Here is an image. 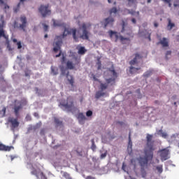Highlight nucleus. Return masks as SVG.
<instances>
[{
	"label": "nucleus",
	"mask_w": 179,
	"mask_h": 179,
	"mask_svg": "<svg viewBox=\"0 0 179 179\" xmlns=\"http://www.w3.org/2000/svg\"><path fill=\"white\" fill-rule=\"evenodd\" d=\"M55 124H56L57 127H61V125H62V120L56 117L55 118Z\"/></svg>",
	"instance_id": "nucleus-28"
},
{
	"label": "nucleus",
	"mask_w": 179,
	"mask_h": 179,
	"mask_svg": "<svg viewBox=\"0 0 179 179\" xmlns=\"http://www.w3.org/2000/svg\"><path fill=\"white\" fill-rule=\"evenodd\" d=\"M164 2H166V3H170L171 2V0H162Z\"/></svg>",
	"instance_id": "nucleus-54"
},
{
	"label": "nucleus",
	"mask_w": 179,
	"mask_h": 179,
	"mask_svg": "<svg viewBox=\"0 0 179 179\" xmlns=\"http://www.w3.org/2000/svg\"><path fill=\"white\" fill-rule=\"evenodd\" d=\"M31 173L32 176H36L37 178H44V173L40 169H33Z\"/></svg>",
	"instance_id": "nucleus-11"
},
{
	"label": "nucleus",
	"mask_w": 179,
	"mask_h": 179,
	"mask_svg": "<svg viewBox=\"0 0 179 179\" xmlns=\"http://www.w3.org/2000/svg\"><path fill=\"white\" fill-rule=\"evenodd\" d=\"M20 20L22 23L20 24V29L23 30V31H26V27H27V19L26 18V16H21Z\"/></svg>",
	"instance_id": "nucleus-9"
},
{
	"label": "nucleus",
	"mask_w": 179,
	"mask_h": 179,
	"mask_svg": "<svg viewBox=\"0 0 179 179\" xmlns=\"http://www.w3.org/2000/svg\"><path fill=\"white\" fill-rule=\"evenodd\" d=\"M45 131L44 129L41 130V135H44Z\"/></svg>",
	"instance_id": "nucleus-55"
},
{
	"label": "nucleus",
	"mask_w": 179,
	"mask_h": 179,
	"mask_svg": "<svg viewBox=\"0 0 179 179\" xmlns=\"http://www.w3.org/2000/svg\"><path fill=\"white\" fill-rule=\"evenodd\" d=\"M24 1L26 0H20V2L17 5V6L13 8V10L15 13H17V12H19V10L20 9V5L24 6Z\"/></svg>",
	"instance_id": "nucleus-19"
},
{
	"label": "nucleus",
	"mask_w": 179,
	"mask_h": 179,
	"mask_svg": "<svg viewBox=\"0 0 179 179\" xmlns=\"http://www.w3.org/2000/svg\"><path fill=\"white\" fill-rule=\"evenodd\" d=\"M13 149V146H6L2 143H0V150L3 152H10Z\"/></svg>",
	"instance_id": "nucleus-15"
},
{
	"label": "nucleus",
	"mask_w": 179,
	"mask_h": 179,
	"mask_svg": "<svg viewBox=\"0 0 179 179\" xmlns=\"http://www.w3.org/2000/svg\"><path fill=\"white\" fill-rule=\"evenodd\" d=\"M40 13L42 15L43 17L46 16H50L51 15V9H50V5H41L38 8Z\"/></svg>",
	"instance_id": "nucleus-7"
},
{
	"label": "nucleus",
	"mask_w": 179,
	"mask_h": 179,
	"mask_svg": "<svg viewBox=\"0 0 179 179\" xmlns=\"http://www.w3.org/2000/svg\"><path fill=\"white\" fill-rule=\"evenodd\" d=\"M125 31V22L122 21V33H124Z\"/></svg>",
	"instance_id": "nucleus-45"
},
{
	"label": "nucleus",
	"mask_w": 179,
	"mask_h": 179,
	"mask_svg": "<svg viewBox=\"0 0 179 179\" xmlns=\"http://www.w3.org/2000/svg\"><path fill=\"white\" fill-rule=\"evenodd\" d=\"M17 45L18 50H20V48H22V42L20 41L17 42Z\"/></svg>",
	"instance_id": "nucleus-44"
},
{
	"label": "nucleus",
	"mask_w": 179,
	"mask_h": 179,
	"mask_svg": "<svg viewBox=\"0 0 179 179\" xmlns=\"http://www.w3.org/2000/svg\"><path fill=\"white\" fill-rule=\"evenodd\" d=\"M62 177L65 179H72V176L68 172H62Z\"/></svg>",
	"instance_id": "nucleus-23"
},
{
	"label": "nucleus",
	"mask_w": 179,
	"mask_h": 179,
	"mask_svg": "<svg viewBox=\"0 0 179 179\" xmlns=\"http://www.w3.org/2000/svg\"><path fill=\"white\" fill-rule=\"evenodd\" d=\"M117 11V8L113 7L110 10V15H112V13H116Z\"/></svg>",
	"instance_id": "nucleus-35"
},
{
	"label": "nucleus",
	"mask_w": 179,
	"mask_h": 179,
	"mask_svg": "<svg viewBox=\"0 0 179 179\" xmlns=\"http://www.w3.org/2000/svg\"><path fill=\"white\" fill-rule=\"evenodd\" d=\"M78 118L80 124H83V122H85L86 120V116H85V115H83L82 113L78 114Z\"/></svg>",
	"instance_id": "nucleus-22"
},
{
	"label": "nucleus",
	"mask_w": 179,
	"mask_h": 179,
	"mask_svg": "<svg viewBox=\"0 0 179 179\" xmlns=\"http://www.w3.org/2000/svg\"><path fill=\"white\" fill-rule=\"evenodd\" d=\"M66 78H67V80H69L71 86H72V87H73V83H75V79L73 78V76L69 75V71H68L66 73Z\"/></svg>",
	"instance_id": "nucleus-17"
},
{
	"label": "nucleus",
	"mask_w": 179,
	"mask_h": 179,
	"mask_svg": "<svg viewBox=\"0 0 179 179\" xmlns=\"http://www.w3.org/2000/svg\"><path fill=\"white\" fill-rule=\"evenodd\" d=\"M13 43H17V39L13 38Z\"/></svg>",
	"instance_id": "nucleus-59"
},
{
	"label": "nucleus",
	"mask_w": 179,
	"mask_h": 179,
	"mask_svg": "<svg viewBox=\"0 0 179 179\" xmlns=\"http://www.w3.org/2000/svg\"><path fill=\"white\" fill-rule=\"evenodd\" d=\"M105 75L106 76H110V78L106 79V83H101L100 87L101 90H106L108 87V85H110V86L115 85V80L118 78V74L114 69V65H112L110 69H108L107 71L105 72Z\"/></svg>",
	"instance_id": "nucleus-3"
},
{
	"label": "nucleus",
	"mask_w": 179,
	"mask_h": 179,
	"mask_svg": "<svg viewBox=\"0 0 179 179\" xmlns=\"http://www.w3.org/2000/svg\"><path fill=\"white\" fill-rule=\"evenodd\" d=\"M34 117H38V113H35L34 114Z\"/></svg>",
	"instance_id": "nucleus-61"
},
{
	"label": "nucleus",
	"mask_w": 179,
	"mask_h": 179,
	"mask_svg": "<svg viewBox=\"0 0 179 179\" xmlns=\"http://www.w3.org/2000/svg\"><path fill=\"white\" fill-rule=\"evenodd\" d=\"M169 151L167 148L163 149L160 151V157L162 161L167 160L169 159Z\"/></svg>",
	"instance_id": "nucleus-12"
},
{
	"label": "nucleus",
	"mask_w": 179,
	"mask_h": 179,
	"mask_svg": "<svg viewBox=\"0 0 179 179\" xmlns=\"http://www.w3.org/2000/svg\"><path fill=\"white\" fill-rule=\"evenodd\" d=\"M86 115L87 117H92V115H93V112L92 110L87 111Z\"/></svg>",
	"instance_id": "nucleus-37"
},
{
	"label": "nucleus",
	"mask_w": 179,
	"mask_h": 179,
	"mask_svg": "<svg viewBox=\"0 0 179 179\" xmlns=\"http://www.w3.org/2000/svg\"><path fill=\"white\" fill-rule=\"evenodd\" d=\"M13 159H15V157L11 156V160H13Z\"/></svg>",
	"instance_id": "nucleus-64"
},
{
	"label": "nucleus",
	"mask_w": 179,
	"mask_h": 179,
	"mask_svg": "<svg viewBox=\"0 0 179 179\" xmlns=\"http://www.w3.org/2000/svg\"><path fill=\"white\" fill-rule=\"evenodd\" d=\"M162 138H167V134H166V133H162Z\"/></svg>",
	"instance_id": "nucleus-50"
},
{
	"label": "nucleus",
	"mask_w": 179,
	"mask_h": 179,
	"mask_svg": "<svg viewBox=\"0 0 179 179\" xmlns=\"http://www.w3.org/2000/svg\"><path fill=\"white\" fill-rule=\"evenodd\" d=\"M0 114H2V117H5L6 114V107H3L1 110H0Z\"/></svg>",
	"instance_id": "nucleus-32"
},
{
	"label": "nucleus",
	"mask_w": 179,
	"mask_h": 179,
	"mask_svg": "<svg viewBox=\"0 0 179 179\" xmlns=\"http://www.w3.org/2000/svg\"><path fill=\"white\" fill-rule=\"evenodd\" d=\"M24 106H27V101L26 99H22L21 101L15 99L14 101L13 110L15 117H19L20 111L23 110V107H24Z\"/></svg>",
	"instance_id": "nucleus-4"
},
{
	"label": "nucleus",
	"mask_w": 179,
	"mask_h": 179,
	"mask_svg": "<svg viewBox=\"0 0 179 179\" xmlns=\"http://www.w3.org/2000/svg\"><path fill=\"white\" fill-rule=\"evenodd\" d=\"M65 69L64 67H62L61 68V71H62V75H65Z\"/></svg>",
	"instance_id": "nucleus-47"
},
{
	"label": "nucleus",
	"mask_w": 179,
	"mask_h": 179,
	"mask_svg": "<svg viewBox=\"0 0 179 179\" xmlns=\"http://www.w3.org/2000/svg\"><path fill=\"white\" fill-rule=\"evenodd\" d=\"M92 146H91V149H92V150H93V152H94V150H96V144L94 143V139H92Z\"/></svg>",
	"instance_id": "nucleus-33"
},
{
	"label": "nucleus",
	"mask_w": 179,
	"mask_h": 179,
	"mask_svg": "<svg viewBox=\"0 0 179 179\" xmlns=\"http://www.w3.org/2000/svg\"><path fill=\"white\" fill-rule=\"evenodd\" d=\"M4 9H9V6L5 5Z\"/></svg>",
	"instance_id": "nucleus-58"
},
{
	"label": "nucleus",
	"mask_w": 179,
	"mask_h": 179,
	"mask_svg": "<svg viewBox=\"0 0 179 179\" xmlns=\"http://www.w3.org/2000/svg\"><path fill=\"white\" fill-rule=\"evenodd\" d=\"M3 37L6 40L9 38V36L5 34V30H3V24H0V38Z\"/></svg>",
	"instance_id": "nucleus-16"
},
{
	"label": "nucleus",
	"mask_w": 179,
	"mask_h": 179,
	"mask_svg": "<svg viewBox=\"0 0 179 179\" xmlns=\"http://www.w3.org/2000/svg\"><path fill=\"white\" fill-rule=\"evenodd\" d=\"M0 5H3V0H0Z\"/></svg>",
	"instance_id": "nucleus-62"
},
{
	"label": "nucleus",
	"mask_w": 179,
	"mask_h": 179,
	"mask_svg": "<svg viewBox=\"0 0 179 179\" xmlns=\"http://www.w3.org/2000/svg\"><path fill=\"white\" fill-rule=\"evenodd\" d=\"M169 8H171V2L168 3Z\"/></svg>",
	"instance_id": "nucleus-63"
},
{
	"label": "nucleus",
	"mask_w": 179,
	"mask_h": 179,
	"mask_svg": "<svg viewBox=\"0 0 179 179\" xmlns=\"http://www.w3.org/2000/svg\"><path fill=\"white\" fill-rule=\"evenodd\" d=\"M65 61H66V57H65V55H62V57L61 59L62 64H65Z\"/></svg>",
	"instance_id": "nucleus-38"
},
{
	"label": "nucleus",
	"mask_w": 179,
	"mask_h": 179,
	"mask_svg": "<svg viewBox=\"0 0 179 179\" xmlns=\"http://www.w3.org/2000/svg\"><path fill=\"white\" fill-rule=\"evenodd\" d=\"M129 2H131V3H134L135 2V0H127Z\"/></svg>",
	"instance_id": "nucleus-60"
},
{
	"label": "nucleus",
	"mask_w": 179,
	"mask_h": 179,
	"mask_svg": "<svg viewBox=\"0 0 179 179\" xmlns=\"http://www.w3.org/2000/svg\"><path fill=\"white\" fill-rule=\"evenodd\" d=\"M143 57L141 55H139V53H136L135 54V57L130 61L129 64L131 65H135L136 64H138V61H139V59H142Z\"/></svg>",
	"instance_id": "nucleus-13"
},
{
	"label": "nucleus",
	"mask_w": 179,
	"mask_h": 179,
	"mask_svg": "<svg viewBox=\"0 0 179 179\" xmlns=\"http://www.w3.org/2000/svg\"><path fill=\"white\" fill-rule=\"evenodd\" d=\"M25 120L27 121H31V116H30V115H27Z\"/></svg>",
	"instance_id": "nucleus-42"
},
{
	"label": "nucleus",
	"mask_w": 179,
	"mask_h": 179,
	"mask_svg": "<svg viewBox=\"0 0 179 179\" xmlns=\"http://www.w3.org/2000/svg\"><path fill=\"white\" fill-rule=\"evenodd\" d=\"M51 73H53V75H58V68L52 66Z\"/></svg>",
	"instance_id": "nucleus-27"
},
{
	"label": "nucleus",
	"mask_w": 179,
	"mask_h": 179,
	"mask_svg": "<svg viewBox=\"0 0 179 179\" xmlns=\"http://www.w3.org/2000/svg\"><path fill=\"white\" fill-rule=\"evenodd\" d=\"M85 179H96V177H93V176H88L85 178Z\"/></svg>",
	"instance_id": "nucleus-48"
},
{
	"label": "nucleus",
	"mask_w": 179,
	"mask_h": 179,
	"mask_svg": "<svg viewBox=\"0 0 179 179\" xmlns=\"http://www.w3.org/2000/svg\"><path fill=\"white\" fill-rule=\"evenodd\" d=\"M31 74V71L30 70L25 71V76H30Z\"/></svg>",
	"instance_id": "nucleus-40"
},
{
	"label": "nucleus",
	"mask_w": 179,
	"mask_h": 179,
	"mask_svg": "<svg viewBox=\"0 0 179 179\" xmlns=\"http://www.w3.org/2000/svg\"><path fill=\"white\" fill-rule=\"evenodd\" d=\"M157 170L159 173H163V165H159L157 166Z\"/></svg>",
	"instance_id": "nucleus-34"
},
{
	"label": "nucleus",
	"mask_w": 179,
	"mask_h": 179,
	"mask_svg": "<svg viewBox=\"0 0 179 179\" xmlns=\"http://www.w3.org/2000/svg\"><path fill=\"white\" fill-rule=\"evenodd\" d=\"M143 76H144V78H149V76H152V71H146L143 74Z\"/></svg>",
	"instance_id": "nucleus-31"
},
{
	"label": "nucleus",
	"mask_w": 179,
	"mask_h": 179,
	"mask_svg": "<svg viewBox=\"0 0 179 179\" xmlns=\"http://www.w3.org/2000/svg\"><path fill=\"white\" fill-rule=\"evenodd\" d=\"M128 149L132 150V141L131 140V133L129 134V143H128Z\"/></svg>",
	"instance_id": "nucleus-30"
},
{
	"label": "nucleus",
	"mask_w": 179,
	"mask_h": 179,
	"mask_svg": "<svg viewBox=\"0 0 179 179\" xmlns=\"http://www.w3.org/2000/svg\"><path fill=\"white\" fill-rule=\"evenodd\" d=\"M159 44H161L163 48L169 47V39H167L166 38H163L157 43V45H159Z\"/></svg>",
	"instance_id": "nucleus-14"
},
{
	"label": "nucleus",
	"mask_w": 179,
	"mask_h": 179,
	"mask_svg": "<svg viewBox=\"0 0 179 179\" xmlns=\"http://www.w3.org/2000/svg\"><path fill=\"white\" fill-rule=\"evenodd\" d=\"M53 26L55 27H65V23L61 21L53 20Z\"/></svg>",
	"instance_id": "nucleus-18"
},
{
	"label": "nucleus",
	"mask_w": 179,
	"mask_h": 179,
	"mask_svg": "<svg viewBox=\"0 0 179 179\" xmlns=\"http://www.w3.org/2000/svg\"><path fill=\"white\" fill-rule=\"evenodd\" d=\"M147 38L149 40V41H152V39L150 38V34H148Z\"/></svg>",
	"instance_id": "nucleus-56"
},
{
	"label": "nucleus",
	"mask_w": 179,
	"mask_h": 179,
	"mask_svg": "<svg viewBox=\"0 0 179 179\" xmlns=\"http://www.w3.org/2000/svg\"><path fill=\"white\" fill-rule=\"evenodd\" d=\"M90 24H82V29H83V34L80 36L76 35V29H69L66 27V24L64 25V31L63 32V34L61 36H56V38L55 39V43H53V51L54 52H58L59 51L58 55H55L56 58H59L60 55H62V50H61V46L62 45V38L64 37H66V36H69V34H71L72 33L73 34V38L76 42L79 41V38H82L83 40H89V31H87V29L90 27Z\"/></svg>",
	"instance_id": "nucleus-1"
},
{
	"label": "nucleus",
	"mask_w": 179,
	"mask_h": 179,
	"mask_svg": "<svg viewBox=\"0 0 179 179\" xmlns=\"http://www.w3.org/2000/svg\"><path fill=\"white\" fill-rule=\"evenodd\" d=\"M97 64H98V69H101V62H100V60H98Z\"/></svg>",
	"instance_id": "nucleus-46"
},
{
	"label": "nucleus",
	"mask_w": 179,
	"mask_h": 179,
	"mask_svg": "<svg viewBox=\"0 0 179 179\" xmlns=\"http://www.w3.org/2000/svg\"><path fill=\"white\" fill-rule=\"evenodd\" d=\"M6 85V80L3 79V77H0V87H3Z\"/></svg>",
	"instance_id": "nucleus-29"
},
{
	"label": "nucleus",
	"mask_w": 179,
	"mask_h": 179,
	"mask_svg": "<svg viewBox=\"0 0 179 179\" xmlns=\"http://www.w3.org/2000/svg\"><path fill=\"white\" fill-rule=\"evenodd\" d=\"M7 48H8V50L10 51V50H12V49H10V45H9V43L8 44V45H7Z\"/></svg>",
	"instance_id": "nucleus-57"
},
{
	"label": "nucleus",
	"mask_w": 179,
	"mask_h": 179,
	"mask_svg": "<svg viewBox=\"0 0 179 179\" xmlns=\"http://www.w3.org/2000/svg\"><path fill=\"white\" fill-rule=\"evenodd\" d=\"M153 139V135L147 134L146 136V147L144 149L145 157H140L138 159L140 166L142 169L148 166L149 160L153 159V152H155V141Z\"/></svg>",
	"instance_id": "nucleus-2"
},
{
	"label": "nucleus",
	"mask_w": 179,
	"mask_h": 179,
	"mask_svg": "<svg viewBox=\"0 0 179 179\" xmlns=\"http://www.w3.org/2000/svg\"><path fill=\"white\" fill-rule=\"evenodd\" d=\"M102 24H103L104 29H106V27H107V26H110V27H113V24H114V18L109 17L103 20V22H102Z\"/></svg>",
	"instance_id": "nucleus-10"
},
{
	"label": "nucleus",
	"mask_w": 179,
	"mask_h": 179,
	"mask_svg": "<svg viewBox=\"0 0 179 179\" xmlns=\"http://www.w3.org/2000/svg\"><path fill=\"white\" fill-rule=\"evenodd\" d=\"M169 55H171V50H168L166 53V59H169Z\"/></svg>",
	"instance_id": "nucleus-39"
},
{
	"label": "nucleus",
	"mask_w": 179,
	"mask_h": 179,
	"mask_svg": "<svg viewBox=\"0 0 179 179\" xmlns=\"http://www.w3.org/2000/svg\"><path fill=\"white\" fill-rule=\"evenodd\" d=\"M108 34H109L110 38L114 40L115 43H117V41H118V40L120 41L122 44H125L126 43L125 41H131V39H129V38H124L122 36H120V34L117 32L114 31L113 30H110L108 31Z\"/></svg>",
	"instance_id": "nucleus-5"
},
{
	"label": "nucleus",
	"mask_w": 179,
	"mask_h": 179,
	"mask_svg": "<svg viewBox=\"0 0 179 179\" xmlns=\"http://www.w3.org/2000/svg\"><path fill=\"white\" fill-rule=\"evenodd\" d=\"M131 22L135 24L136 23V20L135 18H132Z\"/></svg>",
	"instance_id": "nucleus-53"
},
{
	"label": "nucleus",
	"mask_w": 179,
	"mask_h": 179,
	"mask_svg": "<svg viewBox=\"0 0 179 179\" xmlns=\"http://www.w3.org/2000/svg\"><path fill=\"white\" fill-rule=\"evenodd\" d=\"M78 54L80 55H84V54L86 53V49L85 48V47H80L79 49H78Z\"/></svg>",
	"instance_id": "nucleus-26"
},
{
	"label": "nucleus",
	"mask_w": 179,
	"mask_h": 179,
	"mask_svg": "<svg viewBox=\"0 0 179 179\" xmlns=\"http://www.w3.org/2000/svg\"><path fill=\"white\" fill-rule=\"evenodd\" d=\"M107 157V151L101 155L100 159H106Z\"/></svg>",
	"instance_id": "nucleus-36"
},
{
	"label": "nucleus",
	"mask_w": 179,
	"mask_h": 179,
	"mask_svg": "<svg viewBox=\"0 0 179 179\" xmlns=\"http://www.w3.org/2000/svg\"><path fill=\"white\" fill-rule=\"evenodd\" d=\"M116 124H118L119 125L122 126V125H124V122H120V121H118V122H116Z\"/></svg>",
	"instance_id": "nucleus-51"
},
{
	"label": "nucleus",
	"mask_w": 179,
	"mask_h": 179,
	"mask_svg": "<svg viewBox=\"0 0 179 179\" xmlns=\"http://www.w3.org/2000/svg\"><path fill=\"white\" fill-rule=\"evenodd\" d=\"M154 27H159V23H157V22H154Z\"/></svg>",
	"instance_id": "nucleus-52"
},
{
	"label": "nucleus",
	"mask_w": 179,
	"mask_h": 179,
	"mask_svg": "<svg viewBox=\"0 0 179 179\" xmlns=\"http://www.w3.org/2000/svg\"><path fill=\"white\" fill-rule=\"evenodd\" d=\"M41 127V123H37L36 125L34 127V129H38Z\"/></svg>",
	"instance_id": "nucleus-43"
},
{
	"label": "nucleus",
	"mask_w": 179,
	"mask_h": 179,
	"mask_svg": "<svg viewBox=\"0 0 179 179\" xmlns=\"http://www.w3.org/2000/svg\"><path fill=\"white\" fill-rule=\"evenodd\" d=\"M106 93L102 92L101 91L96 92L95 94V99H100V97H103V96H105Z\"/></svg>",
	"instance_id": "nucleus-24"
},
{
	"label": "nucleus",
	"mask_w": 179,
	"mask_h": 179,
	"mask_svg": "<svg viewBox=\"0 0 179 179\" xmlns=\"http://www.w3.org/2000/svg\"><path fill=\"white\" fill-rule=\"evenodd\" d=\"M59 106H61V108L62 107L65 108V110H68V111H72V109L74 107L73 105V98L72 96H69L67 98V101L65 103V101H62L59 103Z\"/></svg>",
	"instance_id": "nucleus-6"
},
{
	"label": "nucleus",
	"mask_w": 179,
	"mask_h": 179,
	"mask_svg": "<svg viewBox=\"0 0 179 179\" xmlns=\"http://www.w3.org/2000/svg\"><path fill=\"white\" fill-rule=\"evenodd\" d=\"M141 70V68H135L134 66L130 67V73H138V71Z\"/></svg>",
	"instance_id": "nucleus-25"
},
{
	"label": "nucleus",
	"mask_w": 179,
	"mask_h": 179,
	"mask_svg": "<svg viewBox=\"0 0 179 179\" xmlns=\"http://www.w3.org/2000/svg\"><path fill=\"white\" fill-rule=\"evenodd\" d=\"M43 29H44L45 31H47L48 30V25L44 24V25H43Z\"/></svg>",
	"instance_id": "nucleus-49"
},
{
	"label": "nucleus",
	"mask_w": 179,
	"mask_h": 179,
	"mask_svg": "<svg viewBox=\"0 0 179 179\" xmlns=\"http://www.w3.org/2000/svg\"><path fill=\"white\" fill-rule=\"evenodd\" d=\"M74 59H75V61H76V62L75 63H73L72 61H71V60H68L67 62H66V68H67V69H71V70H72V69H75V66H76V65H79V60L78 59V57H74Z\"/></svg>",
	"instance_id": "nucleus-8"
},
{
	"label": "nucleus",
	"mask_w": 179,
	"mask_h": 179,
	"mask_svg": "<svg viewBox=\"0 0 179 179\" xmlns=\"http://www.w3.org/2000/svg\"><path fill=\"white\" fill-rule=\"evenodd\" d=\"M122 170H123V171H127V164H125V163L122 164Z\"/></svg>",
	"instance_id": "nucleus-41"
},
{
	"label": "nucleus",
	"mask_w": 179,
	"mask_h": 179,
	"mask_svg": "<svg viewBox=\"0 0 179 179\" xmlns=\"http://www.w3.org/2000/svg\"><path fill=\"white\" fill-rule=\"evenodd\" d=\"M10 122L13 128H17V127H19V122H17V119H11L10 120Z\"/></svg>",
	"instance_id": "nucleus-21"
},
{
	"label": "nucleus",
	"mask_w": 179,
	"mask_h": 179,
	"mask_svg": "<svg viewBox=\"0 0 179 179\" xmlns=\"http://www.w3.org/2000/svg\"><path fill=\"white\" fill-rule=\"evenodd\" d=\"M168 21V24H167V30H171L173 29V27H176V24H174V22H171V18H168L167 19Z\"/></svg>",
	"instance_id": "nucleus-20"
}]
</instances>
